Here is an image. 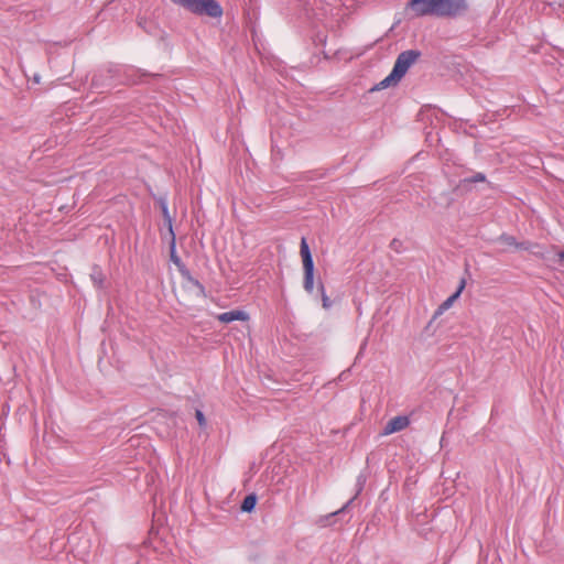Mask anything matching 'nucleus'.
Returning <instances> with one entry per match:
<instances>
[{
	"mask_svg": "<svg viewBox=\"0 0 564 564\" xmlns=\"http://www.w3.org/2000/svg\"><path fill=\"white\" fill-rule=\"evenodd\" d=\"M180 275V281L173 286V293L181 305L189 307L197 300L205 297L204 286L191 275L189 271H184Z\"/></svg>",
	"mask_w": 564,
	"mask_h": 564,
	"instance_id": "1",
	"label": "nucleus"
},
{
	"mask_svg": "<svg viewBox=\"0 0 564 564\" xmlns=\"http://www.w3.org/2000/svg\"><path fill=\"white\" fill-rule=\"evenodd\" d=\"M419 56L420 53L413 50L404 51L399 54L392 72L380 83V87L387 88L392 84H397L406 74L408 69L415 63Z\"/></svg>",
	"mask_w": 564,
	"mask_h": 564,
	"instance_id": "2",
	"label": "nucleus"
},
{
	"mask_svg": "<svg viewBox=\"0 0 564 564\" xmlns=\"http://www.w3.org/2000/svg\"><path fill=\"white\" fill-rule=\"evenodd\" d=\"M172 3L185 10L210 18H220L224 13L221 6L216 0H170Z\"/></svg>",
	"mask_w": 564,
	"mask_h": 564,
	"instance_id": "3",
	"label": "nucleus"
},
{
	"mask_svg": "<svg viewBox=\"0 0 564 564\" xmlns=\"http://www.w3.org/2000/svg\"><path fill=\"white\" fill-rule=\"evenodd\" d=\"M300 254L304 270V289L311 293L314 289V262L305 238H302Z\"/></svg>",
	"mask_w": 564,
	"mask_h": 564,
	"instance_id": "4",
	"label": "nucleus"
},
{
	"mask_svg": "<svg viewBox=\"0 0 564 564\" xmlns=\"http://www.w3.org/2000/svg\"><path fill=\"white\" fill-rule=\"evenodd\" d=\"M465 9V0H436V17L456 15Z\"/></svg>",
	"mask_w": 564,
	"mask_h": 564,
	"instance_id": "5",
	"label": "nucleus"
},
{
	"mask_svg": "<svg viewBox=\"0 0 564 564\" xmlns=\"http://www.w3.org/2000/svg\"><path fill=\"white\" fill-rule=\"evenodd\" d=\"M408 10L414 18L436 15V0H411Z\"/></svg>",
	"mask_w": 564,
	"mask_h": 564,
	"instance_id": "6",
	"label": "nucleus"
},
{
	"mask_svg": "<svg viewBox=\"0 0 564 564\" xmlns=\"http://www.w3.org/2000/svg\"><path fill=\"white\" fill-rule=\"evenodd\" d=\"M410 424V419L406 415H398L392 417L386 424L382 435L387 436L406 429Z\"/></svg>",
	"mask_w": 564,
	"mask_h": 564,
	"instance_id": "7",
	"label": "nucleus"
},
{
	"mask_svg": "<svg viewBox=\"0 0 564 564\" xmlns=\"http://www.w3.org/2000/svg\"><path fill=\"white\" fill-rule=\"evenodd\" d=\"M217 319L221 323H231L234 321L246 322L249 319V315L245 311L234 310L219 314Z\"/></svg>",
	"mask_w": 564,
	"mask_h": 564,
	"instance_id": "8",
	"label": "nucleus"
},
{
	"mask_svg": "<svg viewBox=\"0 0 564 564\" xmlns=\"http://www.w3.org/2000/svg\"><path fill=\"white\" fill-rule=\"evenodd\" d=\"M465 285H466V281L465 280H462L460 283H459V286L457 289V291L451 295L448 299H446L437 308L436 311V315H441L443 314L445 311H447L448 308L452 307V305L454 304V302L459 297V295L462 294V292L464 291L465 289Z\"/></svg>",
	"mask_w": 564,
	"mask_h": 564,
	"instance_id": "9",
	"label": "nucleus"
},
{
	"mask_svg": "<svg viewBox=\"0 0 564 564\" xmlns=\"http://www.w3.org/2000/svg\"><path fill=\"white\" fill-rule=\"evenodd\" d=\"M170 258L171 261L176 265L180 274L184 273V271H188L185 267V264L182 262L180 257L176 253V242H175V235L172 232L171 235V243H170Z\"/></svg>",
	"mask_w": 564,
	"mask_h": 564,
	"instance_id": "10",
	"label": "nucleus"
},
{
	"mask_svg": "<svg viewBox=\"0 0 564 564\" xmlns=\"http://www.w3.org/2000/svg\"><path fill=\"white\" fill-rule=\"evenodd\" d=\"M256 503H257L256 496L249 495L243 499L242 505H241V510L245 512H250L254 509Z\"/></svg>",
	"mask_w": 564,
	"mask_h": 564,
	"instance_id": "11",
	"label": "nucleus"
},
{
	"mask_svg": "<svg viewBox=\"0 0 564 564\" xmlns=\"http://www.w3.org/2000/svg\"><path fill=\"white\" fill-rule=\"evenodd\" d=\"M195 416H196V420H197L199 426L200 427H205L206 426V419H205L203 412L200 410H196Z\"/></svg>",
	"mask_w": 564,
	"mask_h": 564,
	"instance_id": "12",
	"label": "nucleus"
},
{
	"mask_svg": "<svg viewBox=\"0 0 564 564\" xmlns=\"http://www.w3.org/2000/svg\"><path fill=\"white\" fill-rule=\"evenodd\" d=\"M503 241L508 245V246H514L516 248H521V249H525L524 245L523 243H516L514 239L512 237H503L502 238Z\"/></svg>",
	"mask_w": 564,
	"mask_h": 564,
	"instance_id": "13",
	"label": "nucleus"
},
{
	"mask_svg": "<svg viewBox=\"0 0 564 564\" xmlns=\"http://www.w3.org/2000/svg\"><path fill=\"white\" fill-rule=\"evenodd\" d=\"M163 214H164V217H165V220L167 223V226H169V230H170V234L172 235L173 231V227H172V219L169 215V212H167V207L166 206H163Z\"/></svg>",
	"mask_w": 564,
	"mask_h": 564,
	"instance_id": "14",
	"label": "nucleus"
},
{
	"mask_svg": "<svg viewBox=\"0 0 564 564\" xmlns=\"http://www.w3.org/2000/svg\"><path fill=\"white\" fill-rule=\"evenodd\" d=\"M486 181V176L485 174L482 173H476L470 180L469 182L471 183H477V182H485Z\"/></svg>",
	"mask_w": 564,
	"mask_h": 564,
	"instance_id": "15",
	"label": "nucleus"
},
{
	"mask_svg": "<svg viewBox=\"0 0 564 564\" xmlns=\"http://www.w3.org/2000/svg\"><path fill=\"white\" fill-rule=\"evenodd\" d=\"M323 306L324 307L328 306V297L326 295L323 296Z\"/></svg>",
	"mask_w": 564,
	"mask_h": 564,
	"instance_id": "16",
	"label": "nucleus"
},
{
	"mask_svg": "<svg viewBox=\"0 0 564 564\" xmlns=\"http://www.w3.org/2000/svg\"><path fill=\"white\" fill-rule=\"evenodd\" d=\"M558 259L564 262V251L558 252Z\"/></svg>",
	"mask_w": 564,
	"mask_h": 564,
	"instance_id": "17",
	"label": "nucleus"
}]
</instances>
